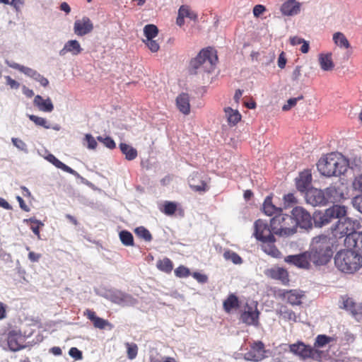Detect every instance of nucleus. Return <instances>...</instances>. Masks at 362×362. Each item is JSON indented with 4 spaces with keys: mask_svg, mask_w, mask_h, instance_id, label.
<instances>
[{
    "mask_svg": "<svg viewBox=\"0 0 362 362\" xmlns=\"http://www.w3.org/2000/svg\"><path fill=\"white\" fill-rule=\"evenodd\" d=\"M189 187L195 192H206L208 190L207 183L203 175L198 172L192 173L188 179Z\"/></svg>",
    "mask_w": 362,
    "mask_h": 362,
    "instance_id": "dca6fc26",
    "label": "nucleus"
},
{
    "mask_svg": "<svg viewBox=\"0 0 362 362\" xmlns=\"http://www.w3.org/2000/svg\"><path fill=\"white\" fill-rule=\"evenodd\" d=\"M175 274L179 278L187 277L190 274L188 268L184 266H180L175 270Z\"/></svg>",
    "mask_w": 362,
    "mask_h": 362,
    "instance_id": "bf43d9fd",
    "label": "nucleus"
},
{
    "mask_svg": "<svg viewBox=\"0 0 362 362\" xmlns=\"http://www.w3.org/2000/svg\"><path fill=\"white\" fill-rule=\"evenodd\" d=\"M306 202L313 206H323L327 203L325 190L310 188L305 193Z\"/></svg>",
    "mask_w": 362,
    "mask_h": 362,
    "instance_id": "4468645a",
    "label": "nucleus"
},
{
    "mask_svg": "<svg viewBox=\"0 0 362 362\" xmlns=\"http://www.w3.org/2000/svg\"><path fill=\"white\" fill-rule=\"evenodd\" d=\"M317 169L324 176H339L346 172L350 166L349 160L341 153H331L321 158L317 163Z\"/></svg>",
    "mask_w": 362,
    "mask_h": 362,
    "instance_id": "f257e3e1",
    "label": "nucleus"
},
{
    "mask_svg": "<svg viewBox=\"0 0 362 362\" xmlns=\"http://www.w3.org/2000/svg\"><path fill=\"white\" fill-rule=\"evenodd\" d=\"M218 61V57L216 50L212 48L202 49L199 54L191 61L190 66L195 71L210 73L214 71L216 64Z\"/></svg>",
    "mask_w": 362,
    "mask_h": 362,
    "instance_id": "39448f33",
    "label": "nucleus"
},
{
    "mask_svg": "<svg viewBox=\"0 0 362 362\" xmlns=\"http://www.w3.org/2000/svg\"><path fill=\"white\" fill-rule=\"evenodd\" d=\"M354 206L362 214V194L356 196L353 200Z\"/></svg>",
    "mask_w": 362,
    "mask_h": 362,
    "instance_id": "338daca9",
    "label": "nucleus"
},
{
    "mask_svg": "<svg viewBox=\"0 0 362 362\" xmlns=\"http://www.w3.org/2000/svg\"><path fill=\"white\" fill-rule=\"evenodd\" d=\"M97 139L100 142L103 143L105 146L110 149H114L116 147L115 142L110 136L103 137L101 136H99L97 137Z\"/></svg>",
    "mask_w": 362,
    "mask_h": 362,
    "instance_id": "4d7b16f0",
    "label": "nucleus"
},
{
    "mask_svg": "<svg viewBox=\"0 0 362 362\" xmlns=\"http://www.w3.org/2000/svg\"><path fill=\"white\" fill-rule=\"evenodd\" d=\"M276 312V314L285 321L291 323L296 322L298 321V316L296 314L286 305H279Z\"/></svg>",
    "mask_w": 362,
    "mask_h": 362,
    "instance_id": "c85d7f7f",
    "label": "nucleus"
},
{
    "mask_svg": "<svg viewBox=\"0 0 362 362\" xmlns=\"http://www.w3.org/2000/svg\"><path fill=\"white\" fill-rule=\"evenodd\" d=\"M282 298L292 305H300L302 303L303 294L297 290L284 291L281 294Z\"/></svg>",
    "mask_w": 362,
    "mask_h": 362,
    "instance_id": "393cba45",
    "label": "nucleus"
},
{
    "mask_svg": "<svg viewBox=\"0 0 362 362\" xmlns=\"http://www.w3.org/2000/svg\"><path fill=\"white\" fill-rule=\"evenodd\" d=\"M163 209H160L162 212L168 216H172L175 214L177 210V204L173 202H165L163 206Z\"/></svg>",
    "mask_w": 362,
    "mask_h": 362,
    "instance_id": "09e8293b",
    "label": "nucleus"
},
{
    "mask_svg": "<svg viewBox=\"0 0 362 362\" xmlns=\"http://www.w3.org/2000/svg\"><path fill=\"white\" fill-rule=\"evenodd\" d=\"M93 28V23L88 17L76 20L74 25V33L78 36H83L90 33Z\"/></svg>",
    "mask_w": 362,
    "mask_h": 362,
    "instance_id": "412c9836",
    "label": "nucleus"
},
{
    "mask_svg": "<svg viewBox=\"0 0 362 362\" xmlns=\"http://www.w3.org/2000/svg\"><path fill=\"white\" fill-rule=\"evenodd\" d=\"M33 105L40 111L44 112H51L54 110V105L49 97L45 99L41 95H37L34 98Z\"/></svg>",
    "mask_w": 362,
    "mask_h": 362,
    "instance_id": "b1692460",
    "label": "nucleus"
},
{
    "mask_svg": "<svg viewBox=\"0 0 362 362\" xmlns=\"http://www.w3.org/2000/svg\"><path fill=\"white\" fill-rule=\"evenodd\" d=\"M240 319L248 325H257L259 311L257 307L247 305L245 310L241 314Z\"/></svg>",
    "mask_w": 362,
    "mask_h": 362,
    "instance_id": "4be33fe9",
    "label": "nucleus"
},
{
    "mask_svg": "<svg viewBox=\"0 0 362 362\" xmlns=\"http://www.w3.org/2000/svg\"><path fill=\"white\" fill-rule=\"evenodd\" d=\"M345 245L353 252L358 253L362 257V233L356 232L354 235L345 238Z\"/></svg>",
    "mask_w": 362,
    "mask_h": 362,
    "instance_id": "a211bd4d",
    "label": "nucleus"
},
{
    "mask_svg": "<svg viewBox=\"0 0 362 362\" xmlns=\"http://www.w3.org/2000/svg\"><path fill=\"white\" fill-rule=\"evenodd\" d=\"M265 357V349L262 341H257L250 346V349L244 354V359L253 362L262 361Z\"/></svg>",
    "mask_w": 362,
    "mask_h": 362,
    "instance_id": "2eb2a0df",
    "label": "nucleus"
},
{
    "mask_svg": "<svg viewBox=\"0 0 362 362\" xmlns=\"http://www.w3.org/2000/svg\"><path fill=\"white\" fill-rule=\"evenodd\" d=\"M290 351L305 360L308 358L320 361V353L313 350V346L306 345L303 342H298L290 345Z\"/></svg>",
    "mask_w": 362,
    "mask_h": 362,
    "instance_id": "6e6552de",
    "label": "nucleus"
},
{
    "mask_svg": "<svg viewBox=\"0 0 362 362\" xmlns=\"http://www.w3.org/2000/svg\"><path fill=\"white\" fill-rule=\"evenodd\" d=\"M178 110L184 115H188L190 112L189 97L187 93L180 94L176 99Z\"/></svg>",
    "mask_w": 362,
    "mask_h": 362,
    "instance_id": "473e14b6",
    "label": "nucleus"
},
{
    "mask_svg": "<svg viewBox=\"0 0 362 362\" xmlns=\"http://www.w3.org/2000/svg\"><path fill=\"white\" fill-rule=\"evenodd\" d=\"M340 303V308L349 312L355 319L360 320L362 318V303H357L346 296L341 297Z\"/></svg>",
    "mask_w": 362,
    "mask_h": 362,
    "instance_id": "f8f14e48",
    "label": "nucleus"
},
{
    "mask_svg": "<svg viewBox=\"0 0 362 362\" xmlns=\"http://www.w3.org/2000/svg\"><path fill=\"white\" fill-rule=\"evenodd\" d=\"M125 346L127 348V357L129 359H134L138 354V346L134 343L126 342Z\"/></svg>",
    "mask_w": 362,
    "mask_h": 362,
    "instance_id": "8fccbe9b",
    "label": "nucleus"
},
{
    "mask_svg": "<svg viewBox=\"0 0 362 362\" xmlns=\"http://www.w3.org/2000/svg\"><path fill=\"white\" fill-rule=\"evenodd\" d=\"M30 78H33L35 81H37L40 83V84L43 87H47L49 84V81L47 78L44 77L42 75H41L40 73H38L36 70H33V73L31 74Z\"/></svg>",
    "mask_w": 362,
    "mask_h": 362,
    "instance_id": "603ef678",
    "label": "nucleus"
},
{
    "mask_svg": "<svg viewBox=\"0 0 362 362\" xmlns=\"http://www.w3.org/2000/svg\"><path fill=\"white\" fill-rule=\"evenodd\" d=\"M312 174L310 170H305L296 178V185L298 191L305 192L310 189Z\"/></svg>",
    "mask_w": 362,
    "mask_h": 362,
    "instance_id": "aec40b11",
    "label": "nucleus"
},
{
    "mask_svg": "<svg viewBox=\"0 0 362 362\" xmlns=\"http://www.w3.org/2000/svg\"><path fill=\"white\" fill-rule=\"evenodd\" d=\"M303 98V96H300L298 98H292L287 100V103L282 107V110L284 111H288L291 110L293 107H294L298 100Z\"/></svg>",
    "mask_w": 362,
    "mask_h": 362,
    "instance_id": "680f3d73",
    "label": "nucleus"
},
{
    "mask_svg": "<svg viewBox=\"0 0 362 362\" xmlns=\"http://www.w3.org/2000/svg\"><path fill=\"white\" fill-rule=\"evenodd\" d=\"M285 262L298 268L308 269L311 261L308 252H304L296 255H288L285 257Z\"/></svg>",
    "mask_w": 362,
    "mask_h": 362,
    "instance_id": "f3484780",
    "label": "nucleus"
},
{
    "mask_svg": "<svg viewBox=\"0 0 362 362\" xmlns=\"http://www.w3.org/2000/svg\"><path fill=\"white\" fill-rule=\"evenodd\" d=\"M255 236L261 242L273 239L274 237L272 227L269 226L267 222L261 219H258L255 222Z\"/></svg>",
    "mask_w": 362,
    "mask_h": 362,
    "instance_id": "ddd939ff",
    "label": "nucleus"
},
{
    "mask_svg": "<svg viewBox=\"0 0 362 362\" xmlns=\"http://www.w3.org/2000/svg\"><path fill=\"white\" fill-rule=\"evenodd\" d=\"M69 354L76 361H79L83 358L82 352L76 347H71L69 351Z\"/></svg>",
    "mask_w": 362,
    "mask_h": 362,
    "instance_id": "e2e57ef3",
    "label": "nucleus"
},
{
    "mask_svg": "<svg viewBox=\"0 0 362 362\" xmlns=\"http://www.w3.org/2000/svg\"><path fill=\"white\" fill-rule=\"evenodd\" d=\"M192 276L199 282L202 284H204L207 282L208 277L206 275L199 273V272H194L192 274Z\"/></svg>",
    "mask_w": 362,
    "mask_h": 362,
    "instance_id": "774afa93",
    "label": "nucleus"
},
{
    "mask_svg": "<svg viewBox=\"0 0 362 362\" xmlns=\"http://www.w3.org/2000/svg\"><path fill=\"white\" fill-rule=\"evenodd\" d=\"M345 216L337 218V223L332 228V233L336 238H348L356 233L358 222Z\"/></svg>",
    "mask_w": 362,
    "mask_h": 362,
    "instance_id": "423d86ee",
    "label": "nucleus"
},
{
    "mask_svg": "<svg viewBox=\"0 0 362 362\" xmlns=\"http://www.w3.org/2000/svg\"><path fill=\"white\" fill-rule=\"evenodd\" d=\"M107 299L121 306H132L136 303V300L131 295L119 290L110 291L107 293Z\"/></svg>",
    "mask_w": 362,
    "mask_h": 362,
    "instance_id": "9b49d317",
    "label": "nucleus"
},
{
    "mask_svg": "<svg viewBox=\"0 0 362 362\" xmlns=\"http://www.w3.org/2000/svg\"><path fill=\"white\" fill-rule=\"evenodd\" d=\"M156 267L159 270L165 273H170L173 269L172 261L167 257L158 260L156 263Z\"/></svg>",
    "mask_w": 362,
    "mask_h": 362,
    "instance_id": "ea45409f",
    "label": "nucleus"
},
{
    "mask_svg": "<svg viewBox=\"0 0 362 362\" xmlns=\"http://www.w3.org/2000/svg\"><path fill=\"white\" fill-rule=\"evenodd\" d=\"M85 140L87 141V148L88 149L94 150L98 146L95 139L90 134L85 135Z\"/></svg>",
    "mask_w": 362,
    "mask_h": 362,
    "instance_id": "052dcab7",
    "label": "nucleus"
},
{
    "mask_svg": "<svg viewBox=\"0 0 362 362\" xmlns=\"http://www.w3.org/2000/svg\"><path fill=\"white\" fill-rule=\"evenodd\" d=\"M318 62L321 69L325 71H332L334 68L332 53L330 52L319 54Z\"/></svg>",
    "mask_w": 362,
    "mask_h": 362,
    "instance_id": "bb28decb",
    "label": "nucleus"
},
{
    "mask_svg": "<svg viewBox=\"0 0 362 362\" xmlns=\"http://www.w3.org/2000/svg\"><path fill=\"white\" fill-rule=\"evenodd\" d=\"M291 216L296 223V228L299 226L308 229L312 227V218L310 214L303 207L296 206L291 211Z\"/></svg>",
    "mask_w": 362,
    "mask_h": 362,
    "instance_id": "9d476101",
    "label": "nucleus"
},
{
    "mask_svg": "<svg viewBox=\"0 0 362 362\" xmlns=\"http://www.w3.org/2000/svg\"><path fill=\"white\" fill-rule=\"evenodd\" d=\"M300 11V4L296 0H287L281 7V11L285 16H295Z\"/></svg>",
    "mask_w": 362,
    "mask_h": 362,
    "instance_id": "a878e982",
    "label": "nucleus"
},
{
    "mask_svg": "<svg viewBox=\"0 0 362 362\" xmlns=\"http://www.w3.org/2000/svg\"><path fill=\"white\" fill-rule=\"evenodd\" d=\"M308 254L310 260L315 264H326L330 260L333 254L330 238L325 235L314 238L311 243L310 251Z\"/></svg>",
    "mask_w": 362,
    "mask_h": 362,
    "instance_id": "f03ea898",
    "label": "nucleus"
},
{
    "mask_svg": "<svg viewBox=\"0 0 362 362\" xmlns=\"http://www.w3.org/2000/svg\"><path fill=\"white\" fill-rule=\"evenodd\" d=\"M83 315L93 322L95 328L100 329L107 328L110 330L113 328V325L109 321L98 317L95 313L92 310L86 309Z\"/></svg>",
    "mask_w": 362,
    "mask_h": 362,
    "instance_id": "6ab92c4d",
    "label": "nucleus"
},
{
    "mask_svg": "<svg viewBox=\"0 0 362 362\" xmlns=\"http://www.w3.org/2000/svg\"><path fill=\"white\" fill-rule=\"evenodd\" d=\"M270 226L274 234L280 237H288L297 231L296 223L291 215L281 213L270 220Z\"/></svg>",
    "mask_w": 362,
    "mask_h": 362,
    "instance_id": "20e7f679",
    "label": "nucleus"
},
{
    "mask_svg": "<svg viewBox=\"0 0 362 362\" xmlns=\"http://www.w3.org/2000/svg\"><path fill=\"white\" fill-rule=\"evenodd\" d=\"M336 341V338L334 337H329L326 334H318L315 339V342L313 346V350L315 349L320 353V361L322 360H327L330 358L332 356L329 354V350H323L330 343Z\"/></svg>",
    "mask_w": 362,
    "mask_h": 362,
    "instance_id": "1a4fd4ad",
    "label": "nucleus"
},
{
    "mask_svg": "<svg viewBox=\"0 0 362 362\" xmlns=\"http://www.w3.org/2000/svg\"><path fill=\"white\" fill-rule=\"evenodd\" d=\"M353 187L362 193V174L355 177L353 181Z\"/></svg>",
    "mask_w": 362,
    "mask_h": 362,
    "instance_id": "0e129e2a",
    "label": "nucleus"
},
{
    "mask_svg": "<svg viewBox=\"0 0 362 362\" xmlns=\"http://www.w3.org/2000/svg\"><path fill=\"white\" fill-rule=\"evenodd\" d=\"M332 40L334 45L341 49H349L351 45L343 33L336 32L332 35Z\"/></svg>",
    "mask_w": 362,
    "mask_h": 362,
    "instance_id": "f704fd0d",
    "label": "nucleus"
},
{
    "mask_svg": "<svg viewBox=\"0 0 362 362\" xmlns=\"http://www.w3.org/2000/svg\"><path fill=\"white\" fill-rule=\"evenodd\" d=\"M224 112L227 121L230 126L235 125L241 119V115L237 110L226 107Z\"/></svg>",
    "mask_w": 362,
    "mask_h": 362,
    "instance_id": "c9c22d12",
    "label": "nucleus"
},
{
    "mask_svg": "<svg viewBox=\"0 0 362 362\" xmlns=\"http://www.w3.org/2000/svg\"><path fill=\"white\" fill-rule=\"evenodd\" d=\"M82 51L83 49L80 43L76 40H71L64 44V47L59 52V54L63 57L67 53H70L73 56H76L81 54Z\"/></svg>",
    "mask_w": 362,
    "mask_h": 362,
    "instance_id": "5701e85b",
    "label": "nucleus"
},
{
    "mask_svg": "<svg viewBox=\"0 0 362 362\" xmlns=\"http://www.w3.org/2000/svg\"><path fill=\"white\" fill-rule=\"evenodd\" d=\"M6 84L12 89H18L20 87V83L16 80L13 79L11 76H5Z\"/></svg>",
    "mask_w": 362,
    "mask_h": 362,
    "instance_id": "69168bd1",
    "label": "nucleus"
},
{
    "mask_svg": "<svg viewBox=\"0 0 362 362\" xmlns=\"http://www.w3.org/2000/svg\"><path fill=\"white\" fill-rule=\"evenodd\" d=\"M24 223H31L32 225L30 226V229L33 232V233L37 235V238L40 240L41 239L40 233V228L44 226V223L35 218H30L27 219L23 220Z\"/></svg>",
    "mask_w": 362,
    "mask_h": 362,
    "instance_id": "58836bf2",
    "label": "nucleus"
},
{
    "mask_svg": "<svg viewBox=\"0 0 362 362\" xmlns=\"http://www.w3.org/2000/svg\"><path fill=\"white\" fill-rule=\"evenodd\" d=\"M30 78H33L35 81H37L40 83V84L43 87H47L49 84V81L47 78L44 77L42 75H41L40 73H38L36 70H33V73L31 74Z\"/></svg>",
    "mask_w": 362,
    "mask_h": 362,
    "instance_id": "864d4df0",
    "label": "nucleus"
},
{
    "mask_svg": "<svg viewBox=\"0 0 362 362\" xmlns=\"http://www.w3.org/2000/svg\"><path fill=\"white\" fill-rule=\"evenodd\" d=\"M11 142L18 150L24 153L28 152L27 144L22 139L13 137L11 138Z\"/></svg>",
    "mask_w": 362,
    "mask_h": 362,
    "instance_id": "6e6d98bb",
    "label": "nucleus"
},
{
    "mask_svg": "<svg viewBox=\"0 0 362 362\" xmlns=\"http://www.w3.org/2000/svg\"><path fill=\"white\" fill-rule=\"evenodd\" d=\"M334 264L343 273L354 274L362 267V257L351 250H340L334 257Z\"/></svg>",
    "mask_w": 362,
    "mask_h": 362,
    "instance_id": "7ed1b4c3",
    "label": "nucleus"
},
{
    "mask_svg": "<svg viewBox=\"0 0 362 362\" xmlns=\"http://www.w3.org/2000/svg\"><path fill=\"white\" fill-rule=\"evenodd\" d=\"M281 211L282 209L281 208L276 207L273 204L272 197L268 196L266 197L263 204V211L266 215L269 216L273 215L276 216V214H281Z\"/></svg>",
    "mask_w": 362,
    "mask_h": 362,
    "instance_id": "72a5a7b5",
    "label": "nucleus"
},
{
    "mask_svg": "<svg viewBox=\"0 0 362 362\" xmlns=\"http://www.w3.org/2000/svg\"><path fill=\"white\" fill-rule=\"evenodd\" d=\"M119 148L122 153L125 155V158L128 160H132L137 157V151L136 148L124 143L119 144Z\"/></svg>",
    "mask_w": 362,
    "mask_h": 362,
    "instance_id": "4c0bfd02",
    "label": "nucleus"
},
{
    "mask_svg": "<svg viewBox=\"0 0 362 362\" xmlns=\"http://www.w3.org/2000/svg\"><path fill=\"white\" fill-rule=\"evenodd\" d=\"M7 343L8 348L12 351L21 349L23 346V337L21 334L11 332L8 335Z\"/></svg>",
    "mask_w": 362,
    "mask_h": 362,
    "instance_id": "cd10ccee",
    "label": "nucleus"
},
{
    "mask_svg": "<svg viewBox=\"0 0 362 362\" xmlns=\"http://www.w3.org/2000/svg\"><path fill=\"white\" fill-rule=\"evenodd\" d=\"M224 310L229 313L233 309L239 307V300L238 297L233 294H230L223 303Z\"/></svg>",
    "mask_w": 362,
    "mask_h": 362,
    "instance_id": "e433bc0d",
    "label": "nucleus"
},
{
    "mask_svg": "<svg viewBox=\"0 0 362 362\" xmlns=\"http://www.w3.org/2000/svg\"><path fill=\"white\" fill-rule=\"evenodd\" d=\"M134 233L139 238L144 239L146 242H150L152 240V235L151 233L144 226L136 228Z\"/></svg>",
    "mask_w": 362,
    "mask_h": 362,
    "instance_id": "c03bdc74",
    "label": "nucleus"
},
{
    "mask_svg": "<svg viewBox=\"0 0 362 362\" xmlns=\"http://www.w3.org/2000/svg\"><path fill=\"white\" fill-rule=\"evenodd\" d=\"M27 116L36 126L42 127L47 129H51V124L47 119L34 115H28Z\"/></svg>",
    "mask_w": 362,
    "mask_h": 362,
    "instance_id": "a19ab883",
    "label": "nucleus"
},
{
    "mask_svg": "<svg viewBox=\"0 0 362 362\" xmlns=\"http://www.w3.org/2000/svg\"><path fill=\"white\" fill-rule=\"evenodd\" d=\"M276 242L275 237L271 240H267L265 241H262V250L267 255L273 257H279L281 256V252L276 248L274 245Z\"/></svg>",
    "mask_w": 362,
    "mask_h": 362,
    "instance_id": "2f4dec72",
    "label": "nucleus"
},
{
    "mask_svg": "<svg viewBox=\"0 0 362 362\" xmlns=\"http://www.w3.org/2000/svg\"><path fill=\"white\" fill-rule=\"evenodd\" d=\"M284 204L286 208L291 207L297 203V199L293 193L285 194L283 198Z\"/></svg>",
    "mask_w": 362,
    "mask_h": 362,
    "instance_id": "13d9d810",
    "label": "nucleus"
},
{
    "mask_svg": "<svg viewBox=\"0 0 362 362\" xmlns=\"http://www.w3.org/2000/svg\"><path fill=\"white\" fill-rule=\"evenodd\" d=\"M119 239L125 246L134 245V238L132 234L127 230H122L119 234Z\"/></svg>",
    "mask_w": 362,
    "mask_h": 362,
    "instance_id": "37998d69",
    "label": "nucleus"
},
{
    "mask_svg": "<svg viewBox=\"0 0 362 362\" xmlns=\"http://www.w3.org/2000/svg\"><path fill=\"white\" fill-rule=\"evenodd\" d=\"M272 276L274 278L280 279L283 282L288 281V272L286 269L283 268H278L276 269L273 270Z\"/></svg>",
    "mask_w": 362,
    "mask_h": 362,
    "instance_id": "3c124183",
    "label": "nucleus"
},
{
    "mask_svg": "<svg viewBox=\"0 0 362 362\" xmlns=\"http://www.w3.org/2000/svg\"><path fill=\"white\" fill-rule=\"evenodd\" d=\"M143 41L152 52H157L159 50L160 45L154 38L146 39Z\"/></svg>",
    "mask_w": 362,
    "mask_h": 362,
    "instance_id": "5fc2aeb1",
    "label": "nucleus"
},
{
    "mask_svg": "<svg viewBox=\"0 0 362 362\" xmlns=\"http://www.w3.org/2000/svg\"><path fill=\"white\" fill-rule=\"evenodd\" d=\"M189 8L187 6L183 5L181 6L178 10V15L176 20V23L179 26H182L185 23V18L187 16V14H189Z\"/></svg>",
    "mask_w": 362,
    "mask_h": 362,
    "instance_id": "79ce46f5",
    "label": "nucleus"
},
{
    "mask_svg": "<svg viewBox=\"0 0 362 362\" xmlns=\"http://www.w3.org/2000/svg\"><path fill=\"white\" fill-rule=\"evenodd\" d=\"M325 194L327 197V202H339L344 198V193L340 187L332 185L325 189Z\"/></svg>",
    "mask_w": 362,
    "mask_h": 362,
    "instance_id": "c756f323",
    "label": "nucleus"
},
{
    "mask_svg": "<svg viewBox=\"0 0 362 362\" xmlns=\"http://www.w3.org/2000/svg\"><path fill=\"white\" fill-rule=\"evenodd\" d=\"M223 257L226 260L231 261L235 264H240L243 263V259L240 256L231 250H227L223 253Z\"/></svg>",
    "mask_w": 362,
    "mask_h": 362,
    "instance_id": "a18cd8bd",
    "label": "nucleus"
},
{
    "mask_svg": "<svg viewBox=\"0 0 362 362\" xmlns=\"http://www.w3.org/2000/svg\"><path fill=\"white\" fill-rule=\"evenodd\" d=\"M47 160L53 164L56 168L64 170L68 173H70L76 177H80V175L74 170L60 161L58 158H57L53 154H49L46 157Z\"/></svg>",
    "mask_w": 362,
    "mask_h": 362,
    "instance_id": "7c9ffc66",
    "label": "nucleus"
},
{
    "mask_svg": "<svg viewBox=\"0 0 362 362\" xmlns=\"http://www.w3.org/2000/svg\"><path fill=\"white\" fill-rule=\"evenodd\" d=\"M6 63L9 67L18 70L19 71L23 73L25 76H27L28 77L30 76L31 74L33 73V71L34 70L33 69L21 65L16 62H7Z\"/></svg>",
    "mask_w": 362,
    "mask_h": 362,
    "instance_id": "49530a36",
    "label": "nucleus"
},
{
    "mask_svg": "<svg viewBox=\"0 0 362 362\" xmlns=\"http://www.w3.org/2000/svg\"><path fill=\"white\" fill-rule=\"evenodd\" d=\"M144 33L146 39H152L158 35V29L155 25L148 24L144 28Z\"/></svg>",
    "mask_w": 362,
    "mask_h": 362,
    "instance_id": "de8ad7c7",
    "label": "nucleus"
},
{
    "mask_svg": "<svg viewBox=\"0 0 362 362\" xmlns=\"http://www.w3.org/2000/svg\"><path fill=\"white\" fill-rule=\"evenodd\" d=\"M346 214V208L344 206L334 205L325 210L324 213H319L314 216V221L316 226L322 227L332 219L340 218Z\"/></svg>",
    "mask_w": 362,
    "mask_h": 362,
    "instance_id": "0eeeda50",
    "label": "nucleus"
}]
</instances>
